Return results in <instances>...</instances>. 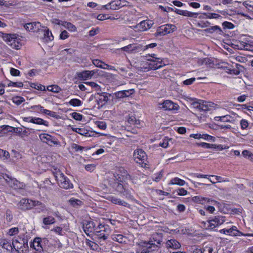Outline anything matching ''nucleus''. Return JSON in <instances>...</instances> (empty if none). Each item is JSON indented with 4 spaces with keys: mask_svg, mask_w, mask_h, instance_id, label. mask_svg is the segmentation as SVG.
<instances>
[{
    "mask_svg": "<svg viewBox=\"0 0 253 253\" xmlns=\"http://www.w3.org/2000/svg\"><path fill=\"white\" fill-rule=\"evenodd\" d=\"M163 241V235L162 233H155L152 235L148 242H140L138 245L139 248H144L147 250H150L152 248H156L160 247L159 245H161Z\"/></svg>",
    "mask_w": 253,
    "mask_h": 253,
    "instance_id": "1",
    "label": "nucleus"
},
{
    "mask_svg": "<svg viewBox=\"0 0 253 253\" xmlns=\"http://www.w3.org/2000/svg\"><path fill=\"white\" fill-rule=\"evenodd\" d=\"M55 178L58 182L59 186L64 189H69L73 187V184L70 180L60 171H58L55 175Z\"/></svg>",
    "mask_w": 253,
    "mask_h": 253,
    "instance_id": "2",
    "label": "nucleus"
},
{
    "mask_svg": "<svg viewBox=\"0 0 253 253\" xmlns=\"http://www.w3.org/2000/svg\"><path fill=\"white\" fill-rule=\"evenodd\" d=\"M191 106L200 112H206L210 110L211 105L210 102L203 100H198L191 102Z\"/></svg>",
    "mask_w": 253,
    "mask_h": 253,
    "instance_id": "3",
    "label": "nucleus"
},
{
    "mask_svg": "<svg viewBox=\"0 0 253 253\" xmlns=\"http://www.w3.org/2000/svg\"><path fill=\"white\" fill-rule=\"evenodd\" d=\"M176 30V27L172 24H165L159 27L155 36L156 37L162 36L171 33Z\"/></svg>",
    "mask_w": 253,
    "mask_h": 253,
    "instance_id": "4",
    "label": "nucleus"
},
{
    "mask_svg": "<svg viewBox=\"0 0 253 253\" xmlns=\"http://www.w3.org/2000/svg\"><path fill=\"white\" fill-rule=\"evenodd\" d=\"M133 158L134 161L137 163L141 165L142 167H145L147 160V156L141 149L135 150L133 153Z\"/></svg>",
    "mask_w": 253,
    "mask_h": 253,
    "instance_id": "5",
    "label": "nucleus"
},
{
    "mask_svg": "<svg viewBox=\"0 0 253 253\" xmlns=\"http://www.w3.org/2000/svg\"><path fill=\"white\" fill-rule=\"evenodd\" d=\"M151 57L150 58H148L147 60L150 61L149 64V68L151 70H157L159 69L166 64L163 63L161 58L156 57V55L153 54L151 55H149Z\"/></svg>",
    "mask_w": 253,
    "mask_h": 253,
    "instance_id": "6",
    "label": "nucleus"
},
{
    "mask_svg": "<svg viewBox=\"0 0 253 253\" xmlns=\"http://www.w3.org/2000/svg\"><path fill=\"white\" fill-rule=\"evenodd\" d=\"M3 40L7 42L9 45L16 49H20V44L17 36L16 34H5L2 37Z\"/></svg>",
    "mask_w": 253,
    "mask_h": 253,
    "instance_id": "7",
    "label": "nucleus"
},
{
    "mask_svg": "<svg viewBox=\"0 0 253 253\" xmlns=\"http://www.w3.org/2000/svg\"><path fill=\"white\" fill-rule=\"evenodd\" d=\"M154 25L153 21L150 20H145L142 21L137 25L131 27L133 29L136 31L144 32L150 29Z\"/></svg>",
    "mask_w": 253,
    "mask_h": 253,
    "instance_id": "8",
    "label": "nucleus"
},
{
    "mask_svg": "<svg viewBox=\"0 0 253 253\" xmlns=\"http://www.w3.org/2000/svg\"><path fill=\"white\" fill-rule=\"evenodd\" d=\"M35 200L30 199L23 198L18 203V209L22 211L29 210L34 207Z\"/></svg>",
    "mask_w": 253,
    "mask_h": 253,
    "instance_id": "9",
    "label": "nucleus"
},
{
    "mask_svg": "<svg viewBox=\"0 0 253 253\" xmlns=\"http://www.w3.org/2000/svg\"><path fill=\"white\" fill-rule=\"evenodd\" d=\"M39 137L41 141L50 146L59 145L60 144L59 141L57 138L47 133H42L39 135Z\"/></svg>",
    "mask_w": 253,
    "mask_h": 253,
    "instance_id": "10",
    "label": "nucleus"
},
{
    "mask_svg": "<svg viewBox=\"0 0 253 253\" xmlns=\"http://www.w3.org/2000/svg\"><path fill=\"white\" fill-rule=\"evenodd\" d=\"M114 177L110 178L109 181V185L110 187L115 190L118 192H122L124 185L120 183L121 180L117 179L116 176L114 175Z\"/></svg>",
    "mask_w": 253,
    "mask_h": 253,
    "instance_id": "11",
    "label": "nucleus"
},
{
    "mask_svg": "<svg viewBox=\"0 0 253 253\" xmlns=\"http://www.w3.org/2000/svg\"><path fill=\"white\" fill-rule=\"evenodd\" d=\"M3 178L9 186L15 189H21L24 186L23 183L19 182L15 178H11L8 175L5 174Z\"/></svg>",
    "mask_w": 253,
    "mask_h": 253,
    "instance_id": "12",
    "label": "nucleus"
},
{
    "mask_svg": "<svg viewBox=\"0 0 253 253\" xmlns=\"http://www.w3.org/2000/svg\"><path fill=\"white\" fill-rule=\"evenodd\" d=\"M225 221L224 217L221 216L217 215L208 220L209 225L208 227L213 229L216 227L221 225Z\"/></svg>",
    "mask_w": 253,
    "mask_h": 253,
    "instance_id": "13",
    "label": "nucleus"
},
{
    "mask_svg": "<svg viewBox=\"0 0 253 253\" xmlns=\"http://www.w3.org/2000/svg\"><path fill=\"white\" fill-rule=\"evenodd\" d=\"M192 200L196 203L205 204L206 203H210L211 205H215L217 202L214 200L209 198L203 197L200 196H196L192 198Z\"/></svg>",
    "mask_w": 253,
    "mask_h": 253,
    "instance_id": "14",
    "label": "nucleus"
},
{
    "mask_svg": "<svg viewBox=\"0 0 253 253\" xmlns=\"http://www.w3.org/2000/svg\"><path fill=\"white\" fill-rule=\"evenodd\" d=\"M24 27L27 31L38 32L40 31L42 26L40 22H33L26 24L24 25Z\"/></svg>",
    "mask_w": 253,
    "mask_h": 253,
    "instance_id": "15",
    "label": "nucleus"
},
{
    "mask_svg": "<svg viewBox=\"0 0 253 253\" xmlns=\"http://www.w3.org/2000/svg\"><path fill=\"white\" fill-rule=\"evenodd\" d=\"M161 105V107L166 110H177L179 109V106L177 104L170 100H166Z\"/></svg>",
    "mask_w": 253,
    "mask_h": 253,
    "instance_id": "16",
    "label": "nucleus"
},
{
    "mask_svg": "<svg viewBox=\"0 0 253 253\" xmlns=\"http://www.w3.org/2000/svg\"><path fill=\"white\" fill-rule=\"evenodd\" d=\"M134 92V89H128L119 91L115 92L114 95V96L117 99L124 98L127 97L132 94Z\"/></svg>",
    "mask_w": 253,
    "mask_h": 253,
    "instance_id": "17",
    "label": "nucleus"
},
{
    "mask_svg": "<svg viewBox=\"0 0 253 253\" xmlns=\"http://www.w3.org/2000/svg\"><path fill=\"white\" fill-rule=\"evenodd\" d=\"M42 242L41 238H36L33 242L30 243V247L39 252H41L43 251V247L42 245Z\"/></svg>",
    "mask_w": 253,
    "mask_h": 253,
    "instance_id": "18",
    "label": "nucleus"
},
{
    "mask_svg": "<svg viewBox=\"0 0 253 253\" xmlns=\"http://www.w3.org/2000/svg\"><path fill=\"white\" fill-rule=\"evenodd\" d=\"M95 224L93 221H86V223L84 224L83 228L85 234L89 236L90 233L95 231Z\"/></svg>",
    "mask_w": 253,
    "mask_h": 253,
    "instance_id": "19",
    "label": "nucleus"
},
{
    "mask_svg": "<svg viewBox=\"0 0 253 253\" xmlns=\"http://www.w3.org/2000/svg\"><path fill=\"white\" fill-rule=\"evenodd\" d=\"M95 73L94 70H85L78 73V77L82 80H86L91 79Z\"/></svg>",
    "mask_w": 253,
    "mask_h": 253,
    "instance_id": "20",
    "label": "nucleus"
},
{
    "mask_svg": "<svg viewBox=\"0 0 253 253\" xmlns=\"http://www.w3.org/2000/svg\"><path fill=\"white\" fill-rule=\"evenodd\" d=\"M0 130L4 131V133L6 132H15L20 136L21 132V128L14 127L9 126H2L0 127Z\"/></svg>",
    "mask_w": 253,
    "mask_h": 253,
    "instance_id": "21",
    "label": "nucleus"
},
{
    "mask_svg": "<svg viewBox=\"0 0 253 253\" xmlns=\"http://www.w3.org/2000/svg\"><path fill=\"white\" fill-rule=\"evenodd\" d=\"M97 95H98L97 97V104L102 106L105 105L108 100V94L106 92H102L101 93H98Z\"/></svg>",
    "mask_w": 253,
    "mask_h": 253,
    "instance_id": "22",
    "label": "nucleus"
},
{
    "mask_svg": "<svg viewBox=\"0 0 253 253\" xmlns=\"http://www.w3.org/2000/svg\"><path fill=\"white\" fill-rule=\"evenodd\" d=\"M40 31L43 33L44 38L46 41H51L53 40V36L51 32L46 27L42 26Z\"/></svg>",
    "mask_w": 253,
    "mask_h": 253,
    "instance_id": "23",
    "label": "nucleus"
},
{
    "mask_svg": "<svg viewBox=\"0 0 253 253\" xmlns=\"http://www.w3.org/2000/svg\"><path fill=\"white\" fill-rule=\"evenodd\" d=\"M214 120L216 121H220L221 122H228L235 124V120L230 115H225L222 116H218L214 118Z\"/></svg>",
    "mask_w": 253,
    "mask_h": 253,
    "instance_id": "24",
    "label": "nucleus"
},
{
    "mask_svg": "<svg viewBox=\"0 0 253 253\" xmlns=\"http://www.w3.org/2000/svg\"><path fill=\"white\" fill-rule=\"evenodd\" d=\"M204 31L210 34L215 33L220 35H223L224 34V32L220 27L217 25L211 26L209 28L206 29L204 30Z\"/></svg>",
    "mask_w": 253,
    "mask_h": 253,
    "instance_id": "25",
    "label": "nucleus"
},
{
    "mask_svg": "<svg viewBox=\"0 0 253 253\" xmlns=\"http://www.w3.org/2000/svg\"><path fill=\"white\" fill-rule=\"evenodd\" d=\"M175 12L178 14L188 16L190 17L196 18L198 15V13H194L188 11L187 10H181L179 9H175Z\"/></svg>",
    "mask_w": 253,
    "mask_h": 253,
    "instance_id": "26",
    "label": "nucleus"
},
{
    "mask_svg": "<svg viewBox=\"0 0 253 253\" xmlns=\"http://www.w3.org/2000/svg\"><path fill=\"white\" fill-rule=\"evenodd\" d=\"M180 243L175 239L169 240L166 243L167 248H171L172 249H177L180 247Z\"/></svg>",
    "mask_w": 253,
    "mask_h": 253,
    "instance_id": "27",
    "label": "nucleus"
},
{
    "mask_svg": "<svg viewBox=\"0 0 253 253\" xmlns=\"http://www.w3.org/2000/svg\"><path fill=\"white\" fill-rule=\"evenodd\" d=\"M107 199L111 201L112 203L115 204H117L119 205H122L125 207H127L128 205L126 202L125 201L121 200L120 199L117 198L114 196H110L108 197Z\"/></svg>",
    "mask_w": 253,
    "mask_h": 253,
    "instance_id": "28",
    "label": "nucleus"
},
{
    "mask_svg": "<svg viewBox=\"0 0 253 253\" xmlns=\"http://www.w3.org/2000/svg\"><path fill=\"white\" fill-rule=\"evenodd\" d=\"M132 191V189H127L124 186L122 192H120V193L122 194L126 198L132 200L133 199Z\"/></svg>",
    "mask_w": 253,
    "mask_h": 253,
    "instance_id": "29",
    "label": "nucleus"
},
{
    "mask_svg": "<svg viewBox=\"0 0 253 253\" xmlns=\"http://www.w3.org/2000/svg\"><path fill=\"white\" fill-rule=\"evenodd\" d=\"M72 130L74 131H75L82 135L86 136V137L92 136L90 134V133H91V132H90L89 131H88L84 128H72Z\"/></svg>",
    "mask_w": 253,
    "mask_h": 253,
    "instance_id": "30",
    "label": "nucleus"
},
{
    "mask_svg": "<svg viewBox=\"0 0 253 253\" xmlns=\"http://www.w3.org/2000/svg\"><path fill=\"white\" fill-rule=\"evenodd\" d=\"M22 245H23V241H19L17 239L13 240L12 249H14L16 251L20 253L21 249H22Z\"/></svg>",
    "mask_w": 253,
    "mask_h": 253,
    "instance_id": "31",
    "label": "nucleus"
},
{
    "mask_svg": "<svg viewBox=\"0 0 253 253\" xmlns=\"http://www.w3.org/2000/svg\"><path fill=\"white\" fill-rule=\"evenodd\" d=\"M186 183L185 181L184 180H182L178 177H174L172 178L169 182V185H177L179 186H183Z\"/></svg>",
    "mask_w": 253,
    "mask_h": 253,
    "instance_id": "32",
    "label": "nucleus"
},
{
    "mask_svg": "<svg viewBox=\"0 0 253 253\" xmlns=\"http://www.w3.org/2000/svg\"><path fill=\"white\" fill-rule=\"evenodd\" d=\"M138 48V46L136 44H129L128 45L122 47L121 49L123 51L126 52H131L137 50Z\"/></svg>",
    "mask_w": 253,
    "mask_h": 253,
    "instance_id": "33",
    "label": "nucleus"
},
{
    "mask_svg": "<svg viewBox=\"0 0 253 253\" xmlns=\"http://www.w3.org/2000/svg\"><path fill=\"white\" fill-rule=\"evenodd\" d=\"M0 243V245L3 249H5L7 251H10L12 250V244L11 245L10 243L7 240L5 239L2 240Z\"/></svg>",
    "mask_w": 253,
    "mask_h": 253,
    "instance_id": "34",
    "label": "nucleus"
},
{
    "mask_svg": "<svg viewBox=\"0 0 253 253\" xmlns=\"http://www.w3.org/2000/svg\"><path fill=\"white\" fill-rule=\"evenodd\" d=\"M112 239L116 242L120 243H123L125 242V237L121 234H113L111 236Z\"/></svg>",
    "mask_w": 253,
    "mask_h": 253,
    "instance_id": "35",
    "label": "nucleus"
},
{
    "mask_svg": "<svg viewBox=\"0 0 253 253\" xmlns=\"http://www.w3.org/2000/svg\"><path fill=\"white\" fill-rule=\"evenodd\" d=\"M55 222V219L52 216H48L44 217L42 219V223L45 225L53 224Z\"/></svg>",
    "mask_w": 253,
    "mask_h": 253,
    "instance_id": "36",
    "label": "nucleus"
},
{
    "mask_svg": "<svg viewBox=\"0 0 253 253\" xmlns=\"http://www.w3.org/2000/svg\"><path fill=\"white\" fill-rule=\"evenodd\" d=\"M118 3H117V0L112 1L108 4H106L104 6L105 7L106 9H113V10H117L121 8L119 7L118 5Z\"/></svg>",
    "mask_w": 253,
    "mask_h": 253,
    "instance_id": "37",
    "label": "nucleus"
},
{
    "mask_svg": "<svg viewBox=\"0 0 253 253\" xmlns=\"http://www.w3.org/2000/svg\"><path fill=\"white\" fill-rule=\"evenodd\" d=\"M70 204L74 207L77 208L83 204V202L80 200L71 198L69 201Z\"/></svg>",
    "mask_w": 253,
    "mask_h": 253,
    "instance_id": "38",
    "label": "nucleus"
},
{
    "mask_svg": "<svg viewBox=\"0 0 253 253\" xmlns=\"http://www.w3.org/2000/svg\"><path fill=\"white\" fill-rule=\"evenodd\" d=\"M86 244L93 251H97L99 249V246L97 244L94 242L90 241L89 240H86Z\"/></svg>",
    "mask_w": 253,
    "mask_h": 253,
    "instance_id": "39",
    "label": "nucleus"
},
{
    "mask_svg": "<svg viewBox=\"0 0 253 253\" xmlns=\"http://www.w3.org/2000/svg\"><path fill=\"white\" fill-rule=\"evenodd\" d=\"M37 125H43L45 126H48V122L40 118L33 117V123Z\"/></svg>",
    "mask_w": 253,
    "mask_h": 253,
    "instance_id": "40",
    "label": "nucleus"
},
{
    "mask_svg": "<svg viewBox=\"0 0 253 253\" xmlns=\"http://www.w3.org/2000/svg\"><path fill=\"white\" fill-rule=\"evenodd\" d=\"M12 102L17 105H19L20 104H21L22 103L25 101V99L23 97L19 96L13 97L12 99Z\"/></svg>",
    "mask_w": 253,
    "mask_h": 253,
    "instance_id": "41",
    "label": "nucleus"
},
{
    "mask_svg": "<svg viewBox=\"0 0 253 253\" xmlns=\"http://www.w3.org/2000/svg\"><path fill=\"white\" fill-rule=\"evenodd\" d=\"M64 27L72 32H75L77 30L76 26L70 22L66 21L65 23H64Z\"/></svg>",
    "mask_w": 253,
    "mask_h": 253,
    "instance_id": "42",
    "label": "nucleus"
},
{
    "mask_svg": "<svg viewBox=\"0 0 253 253\" xmlns=\"http://www.w3.org/2000/svg\"><path fill=\"white\" fill-rule=\"evenodd\" d=\"M47 89L55 93H58L61 90V88L57 85H49L47 87Z\"/></svg>",
    "mask_w": 253,
    "mask_h": 253,
    "instance_id": "43",
    "label": "nucleus"
},
{
    "mask_svg": "<svg viewBox=\"0 0 253 253\" xmlns=\"http://www.w3.org/2000/svg\"><path fill=\"white\" fill-rule=\"evenodd\" d=\"M69 104L74 107L80 106L82 104V101L79 99H72L69 102Z\"/></svg>",
    "mask_w": 253,
    "mask_h": 253,
    "instance_id": "44",
    "label": "nucleus"
},
{
    "mask_svg": "<svg viewBox=\"0 0 253 253\" xmlns=\"http://www.w3.org/2000/svg\"><path fill=\"white\" fill-rule=\"evenodd\" d=\"M39 206V212L43 211L46 210V207L44 204L39 201H35L34 203V207Z\"/></svg>",
    "mask_w": 253,
    "mask_h": 253,
    "instance_id": "45",
    "label": "nucleus"
},
{
    "mask_svg": "<svg viewBox=\"0 0 253 253\" xmlns=\"http://www.w3.org/2000/svg\"><path fill=\"white\" fill-rule=\"evenodd\" d=\"M242 155L245 158H247L251 161H253V154H252L250 151L248 150H244L242 152Z\"/></svg>",
    "mask_w": 253,
    "mask_h": 253,
    "instance_id": "46",
    "label": "nucleus"
},
{
    "mask_svg": "<svg viewBox=\"0 0 253 253\" xmlns=\"http://www.w3.org/2000/svg\"><path fill=\"white\" fill-rule=\"evenodd\" d=\"M31 86L32 88H34L35 89H36L38 90H42V91H44L45 90V86L41 84H32L31 85Z\"/></svg>",
    "mask_w": 253,
    "mask_h": 253,
    "instance_id": "47",
    "label": "nucleus"
},
{
    "mask_svg": "<svg viewBox=\"0 0 253 253\" xmlns=\"http://www.w3.org/2000/svg\"><path fill=\"white\" fill-rule=\"evenodd\" d=\"M206 16L207 18L209 19H218L221 17V16L219 14L215 13L207 12L206 13Z\"/></svg>",
    "mask_w": 253,
    "mask_h": 253,
    "instance_id": "48",
    "label": "nucleus"
},
{
    "mask_svg": "<svg viewBox=\"0 0 253 253\" xmlns=\"http://www.w3.org/2000/svg\"><path fill=\"white\" fill-rule=\"evenodd\" d=\"M197 145L199 146L207 149L213 148L214 146H215L214 144H209L205 142H201L200 143H198Z\"/></svg>",
    "mask_w": 253,
    "mask_h": 253,
    "instance_id": "49",
    "label": "nucleus"
},
{
    "mask_svg": "<svg viewBox=\"0 0 253 253\" xmlns=\"http://www.w3.org/2000/svg\"><path fill=\"white\" fill-rule=\"evenodd\" d=\"M241 128L242 129H247L249 126V123L247 120L245 119H242L240 122Z\"/></svg>",
    "mask_w": 253,
    "mask_h": 253,
    "instance_id": "50",
    "label": "nucleus"
},
{
    "mask_svg": "<svg viewBox=\"0 0 253 253\" xmlns=\"http://www.w3.org/2000/svg\"><path fill=\"white\" fill-rule=\"evenodd\" d=\"M102 230H97L96 231V235L98 238L105 240L107 238V236L105 235L104 233H102Z\"/></svg>",
    "mask_w": 253,
    "mask_h": 253,
    "instance_id": "51",
    "label": "nucleus"
},
{
    "mask_svg": "<svg viewBox=\"0 0 253 253\" xmlns=\"http://www.w3.org/2000/svg\"><path fill=\"white\" fill-rule=\"evenodd\" d=\"M201 138L204 139L205 140L211 141L212 142H214L215 141V137L210 135L208 134H202Z\"/></svg>",
    "mask_w": 253,
    "mask_h": 253,
    "instance_id": "52",
    "label": "nucleus"
},
{
    "mask_svg": "<svg viewBox=\"0 0 253 253\" xmlns=\"http://www.w3.org/2000/svg\"><path fill=\"white\" fill-rule=\"evenodd\" d=\"M18 232H19L18 228L14 227V228H10L9 230L7 233L9 236H13V235L17 234L18 233Z\"/></svg>",
    "mask_w": 253,
    "mask_h": 253,
    "instance_id": "53",
    "label": "nucleus"
},
{
    "mask_svg": "<svg viewBox=\"0 0 253 253\" xmlns=\"http://www.w3.org/2000/svg\"><path fill=\"white\" fill-rule=\"evenodd\" d=\"M222 26H223L224 29H232L234 27V24L227 21L224 22L222 23Z\"/></svg>",
    "mask_w": 253,
    "mask_h": 253,
    "instance_id": "54",
    "label": "nucleus"
},
{
    "mask_svg": "<svg viewBox=\"0 0 253 253\" xmlns=\"http://www.w3.org/2000/svg\"><path fill=\"white\" fill-rule=\"evenodd\" d=\"M51 231H53L55 232L56 234L59 235H63V231L62 228L59 226H56L53 229L51 230Z\"/></svg>",
    "mask_w": 253,
    "mask_h": 253,
    "instance_id": "55",
    "label": "nucleus"
},
{
    "mask_svg": "<svg viewBox=\"0 0 253 253\" xmlns=\"http://www.w3.org/2000/svg\"><path fill=\"white\" fill-rule=\"evenodd\" d=\"M72 117L77 121H81L83 119V115L77 112L73 113Z\"/></svg>",
    "mask_w": 253,
    "mask_h": 253,
    "instance_id": "56",
    "label": "nucleus"
},
{
    "mask_svg": "<svg viewBox=\"0 0 253 253\" xmlns=\"http://www.w3.org/2000/svg\"><path fill=\"white\" fill-rule=\"evenodd\" d=\"M20 241L23 242V245H22V249H21L20 252L23 253L24 252H26L28 249V245L27 241H25L24 239H21Z\"/></svg>",
    "mask_w": 253,
    "mask_h": 253,
    "instance_id": "57",
    "label": "nucleus"
},
{
    "mask_svg": "<svg viewBox=\"0 0 253 253\" xmlns=\"http://www.w3.org/2000/svg\"><path fill=\"white\" fill-rule=\"evenodd\" d=\"M117 3H118V5L119 6V7H122L128 5L129 2L126 0H117Z\"/></svg>",
    "mask_w": 253,
    "mask_h": 253,
    "instance_id": "58",
    "label": "nucleus"
},
{
    "mask_svg": "<svg viewBox=\"0 0 253 253\" xmlns=\"http://www.w3.org/2000/svg\"><path fill=\"white\" fill-rule=\"evenodd\" d=\"M23 85V84L22 82H10L8 84V86H11L13 87H21Z\"/></svg>",
    "mask_w": 253,
    "mask_h": 253,
    "instance_id": "59",
    "label": "nucleus"
},
{
    "mask_svg": "<svg viewBox=\"0 0 253 253\" xmlns=\"http://www.w3.org/2000/svg\"><path fill=\"white\" fill-rule=\"evenodd\" d=\"M126 119H127V122L130 124V125H133L134 124V121L136 119L135 117L133 116V115H128L127 117H126Z\"/></svg>",
    "mask_w": 253,
    "mask_h": 253,
    "instance_id": "60",
    "label": "nucleus"
},
{
    "mask_svg": "<svg viewBox=\"0 0 253 253\" xmlns=\"http://www.w3.org/2000/svg\"><path fill=\"white\" fill-rule=\"evenodd\" d=\"M92 63L96 67L101 68L102 67L101 66V64H103V62L99 59H93L92 60Z\"/></svg>",
    "mask_w": 253,
    "mask_h": 253,
    "instance_id": "61",
    "label": "nucleus"
},
{
    "mask_svg": "<svg viewBox=\"0 0 253 253\" xmlns=\"http://www.w3.org/2000/svg\"><path fill=\"white\" fill-rule=\"evenodd\" d=\"M69 37V33L65 30L62 31L60 34V39L65 40Z\"/></svg>",
    "mask_w": 253,
    "mask_h": 253,
    "instance_id": "62",
    "label": "nucleus"
},
{
    "mask_svg": "<svg viewBox=\"0 0 253 253\" xmlns=\"http://www.w3.org/2000/svg\"><path fill=\"white\" fill-rule=\"evenodd\" d=\"M20 71L16 69L11 68L10 69V74L13 76H18L20 75Z\"/></svg>",
    "mask_w": 253,
    "mask_h": 253,
    "instance_id": "63",
    "label": "nucleus"
},
{
    "mask_svg": "<svg viewBox=\"0 0 253 253\" xmlns=\"http://www.w3.org/2000/svg\"><path fill=\"white\" fill-rule=\"evenodd\" d=\"M177 193L178 195L179 196H185L187 195L188 192L187 190H185L184 188H181L178 189Z\"/></svg>",
    "mask_w": 253,
    "mask_h": 253,
    "instance_id": "64",
    "label": "nucleus"
}]
</instances>
